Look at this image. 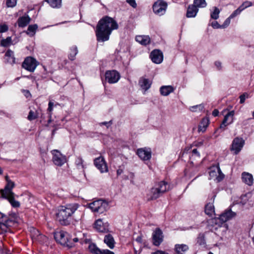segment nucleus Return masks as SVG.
I'll return each mask as SVG.
<instances>
[{
    "label": "nucleus",
    "mask_w": 254,
    "mask_h": 254,
    "mask_svg": "<svg viewBox=\"0 0 254 254\" xmlns=\"http://www.w3.org/2000/svg\"><path fill=\"white\" fill-rule=\"evenodd\" d=\"M78 53L77 48L76 46H73L70 49V53L69 54V59L73 61L75 59V57Z\"/></svg>",
    "instance_id": "38"
},
{
    "label": "nucleus",
    "mask_w": 254,
    "mask_h": 254,
    "mask_svg": "<svg viewBox=\"0 0 254 254\" xmlns=\"http://www.w3.org/2000/svg\"><path fill=\"white\" fill-rule=\"evenodd\" d=\"M193 4L197 8L198 7L203 8L206 6L207 3L205 0H194Z\"/></svg>",
    "instance_id": "37"
},
{
    "label": "nucleus",
    "mask_w": 254,
    "mask_h": 254,
    "mask_svg": "<svg viewBox=\"0 0 254 254\" xmlns=\"http://www.w3.org/2000/svg\"><path fill=\"white\" fill-rule=\"evenodd\" d=\"M118 27L117 22L113 18L108 16L103 17L96 26L97 40L102 42L108 41L113 30L117 29Z\"/></svg>",
    "instance_id": "1"
},
{
    "label": "nucleus",
    "mask_w": 254,
    "mask_h": 254,
    "mask_svg": "<svg viewBox=\"0 0 254 254\" xmlns=\"http://www.w3.org/2000/svg\"><path fill=\"white\" fill-rule=\"evenodd\" d=\"M48 240V238L41 233L39 234V236L37 237L36 241H37L41 243H44L45 242H46Z\"/></svg>",
    "instance_id": "44"
},
{
    "label": "nucleus",
    "mask_w": 254,
    "mask_h": 254,
    "mask_svg": "<svg viewBox=\"0 0 254 254\" xmlns=\"http://www.w3.org/2000/svg\"><path fill=\"white\" fill-rule=\"evenodd\" d=\"M211 26L213 28L215 29L222 28L221 25H220L216 21H213L211 23Z\"/></svg>",
    "instance_id": "52"
},
{
    "label": "nucleus",
    "mask_w": 254,
    "mask_h": 254,
    "mask_svg": "<svg viewBox=\"0 0 254 254\" xmlns=\"http://www.w3.org/2000/svg\"><path fill=\"white\" fill-rule=\"evenodd\" d=\"M231 18H230V17L227 18L225 20V21L223 23V24L222 25H221L222 28H225L227 27L230 24V21H231Z\"/></svg>",
    "instance_id": "49"
},
{
    "label": "nucleus",
    "mask_w": 254,
    "mask_h": 254,
    "mask_svg": "<svg viewBox=\"0 0 254 254\" xmlns=\"http://www.w3.org/2000/svg\"><path fill=\"white\" fill-rule=\"evenodd\" d=\"M245 144V140L241 137L235 138L231 145V150L234 151L235 154H237L242 150Z\"/></svg>",
    "instance_id": "12"
},
{
    "label": "nucleus",
    "mask_w": 254,
    "mask_h": 254,
    "mask_svg": "<svg viewBox=\"0 0 254 254\" xmlns=\"http://www.w3.org/2000/svg\"><path fill=\"white\" fill-rule=\"evenodd\" d=\"M163 235L161 230L156 228L152 234L153 244L156 246H159L163 241Z\"/></svg>",
    "instance_id": "15"
},
{
    "label": "nucleus",
    "mask_w": 254,
    "mask_h": 254,
    "mask_svg": "<svg viewBox=\"0 0 254 254\" xmlns=\"http://www.w3.org/2000/svg\"><path fill=\"white\" fill-rule=\"evenodd\" d=\"M175 88L171 85H163L160 88V92L161 95L164 96H168L170 93L173 92Z\"/></svg>",
    "instance_id": "25"
},
{
    "label": "nucleus",
    "mask_w": 254,
    "mask_h": 254,
    "mask_svg": "<svg viewBox=\"0 0 254 254\" xmlns=\"http://www.w3.org/2000/svg\"><path fill=\"white\" fill-rule=\"evenodd\" d=\"M78 203H70L62 206L60 207L57 214V219L63 225H68L70 221L69 219L79 207Z\"/></svg>",
    "instance_id": "2"
},
{
    "label": "nucleus",
    "mask_w": 254,
    "mask_h": 254,
    "mask_svg": "<svg viewBox=\"0 0 254 254\" xmlns=\"http://www.w3.org/2000/svg\"><path fill=\"white\" fill-rule=\"evenodd\" d=\"M109 224L108 222H103L101 219L97 220L94 223L95 229L99 232L106 233L109 231Z\"/></svg>",
    "instance_id": "16"
},
{
    "label": "nucleus",
    "mask_w": 254,
    "mask_h": 254,
    "mask_svg": "<svg viewBox=\"0 0 254 254\" xmlns=\"http://www.w3.org/2000/svg\"><path fill=\"white\" fill-rule=\"evenodd\" d=\"M54 237L56 241L62 245L72 248L74 246V244L69 240V235L68 234L64 231L57 232L54 234Z\"/></svg>",
    "instance_id": "5"
},
{
    "label": "nucleus",
    "mask_w": 254,
    "mask_h": 254,
    "mask_svg": "<svg viewBox=\"0 0 254 254\" xmlns=\"http://www.w3.org/2000/svg\"><path fill=\"white\" fill-rule=\"evenodd\" d=\"M150 57L152 62L157 64L161 63L163 60V53L159 50H154L152 51Z\"/></svg>",
    "instance_id": "18"
},
{
    "label": "nucleus",
    "mask_w": 254,
    "mask_h": 254,
    "mask_svg": "<svg viewBox=\"0 0 254 254\" xmlns=\"http://www.w3.org/2000/svg\"><path fill=\"white\" fill-rule=\"evenodd\" d=\"M11 43V38L10 37H8L6 39H2L0 41V45L2 47H8Z\"/></svg>",
    "instance_id": "40"
},
{
    "label": "nucleus",
    "mask_w": 254,
    "mask_h": 254,
    "mask_svg": "<svg viewBox=\"0 0 254 254\" xmlns=\"http://www.w3.org/2000/svg\"><path fill=\"white\" fill-rule=\"evenodd\" d=\"M54 103L50 101L48 104V111L49 112V113H52V111L53 110V106H54Z\"/></svg>",
    "instance_id": "53"
},
{
    "label": "nucleus",
    "mask_w": 254,
    "mask_h": 254,
    "mask_svg": "<svg viewBox=\"0 0 254 254\" xmlns=\"http://www.w3.org/2000/svg\"><path fill=\"white\" fill-rule=\"evenodd\" d=\"M39 63L34 58L28 57L22 63V67L30 72H33L38 65Z\"/></svg>",
    "instance_id": "7"
},
{
    "label": "nucleus",
    "mask_w": 254,
    "mask_h": 254,
    "mask_svg": "<svg viewBox=\"0 0 254 254\" xmlns=\"http://www.w3.org/2000/svg\"><path fill=\"white\" fill-rule=\"evenodd\" d=\"M209 173L210 179H214L218 182L221 181L224 178V174L221 172L220 168L218 167L211 168Z\"/></svg>",
    "instance_id": "14"
},
{
    "label": "nucleus",
    "mask_w": 254,
    "mask_h": 254,
    "mask_svg": "<svg viewBox=\"0 0 254 254\" xmlns=\"http://www.w3.org/2000/svg\"><path fill=\"white\" fill-rule=\"evenodd\" d=\"M82 162H83V161H82V159H79V162H78V165H79V164H81V165L82 166Z\"/></svg>",
    "instance_id": "63"
},
{
    "label": "nucleus",
    "mask_w": 254,
    "mask_h": 254,
    "mask_svg": "<svg viewBox=\"0 0 254 254\" xmlns=\"http://www.w3.org/2000/svg\"><path fill=\"white\" fill-rule=\"evenodd\" d=\"M214 64L218 70H220L221 69L222 66L221 62L219 61H216Z\"/></svg>",
    "instance_id": "54"
},
{
    "label": "nucleus",
    "mask_w": 254,
    "mask_h": 254,
    "mask_svg": "<svg viewBox=\"0 0 254 254\" xmlns=\"http://www.w3.org/2000/svg\"><path fill=\"white\" fill-rule=\"evenodd\" d=\"M236 215L235 212H233L231 209H228L220 215L219 220L224 223L234 218Z\"/></svg>",
    "instance_id": "20"
},
{
    "label": "nucleus",
    "mask_w": 254,
    "mask_h": 254,
    "mask_svg": "<svg viewBox=\"0 0 254 254\" xmlns=\"http://www.w3.org/2000/svg\"><path fill=\"white\" fill-rule=\"evenodd\" d=\"M38 28V26L37 24L29 25L25 32L28 35L32 37L35 35Z\"/></svg>",
    "instance_id": "32"
},
{
    "label": "nucleus",
    "mask_w": 254,
    "mask_h": 254,
    "mask_svg": "<svg viewBox=\"0 0 254 254\" xmlns=\"http://www.w3.org/2000/svg\"><path fill=\"white\" fill-rule=\"evenodd\" d=\"M30 231L32 240L36 241L37 237L40 234V232L37 229L33 227L30 228Z\"/></svg>",
    "instance_id": "39"
},
{
    "label": "nucleus",
    "mask_w": 254,
    "mask_h": 254,
    "mask_svg": "<svg viewBox=\"0 0 254 254\" xmlns=\"http://www.w3.org/2000/svg\"><path fill=\"white\" fill-rule=\"evenodd\" d=\"M169 189L170 187L168 183L165 181H161L151 189L149 194L150 198L155 199Z\"/></svg>",
    "instance_id": "4"
},
{
    "label": "nucleus",
    "mask_w": 254,
    "mask_h": 254,
    "mask_svg": "<svg viewBox=\"0 0 254 254\" xmlns=\"http://www.w3.org/2000/svg\"><path fill=\"white\" fill-rule=\"evenodd\" d=\"M167 7V2L162 0H158L154 3L153 10L155 14L161 16L165 13Z\"/></svg>",
    "instance_id": "9"
},
{
    "label": "nucleus",
    "mask_w": 254,
    "mask_h": 254,
    "mask_svg": "<svg viewBox=\"0 0 254 254\" xmlns=\"http://www.w3.org/2000/svg\"><path fill=\"white\" fill-rule=\"evenodd\" d=\"M39 115V113L38 112L37 110H31L29 111L28 116L27 117V119L29 121H32L36 119Z\"/></svg>",
    "instance_id": "36"
},
{
    "label": "nucleus",
    "mask_w": 254,
    "mask_h": 254,
    "mask_svg": "<svg viewBox=\"0 0 254 254\" xmlns=\"http://www.w3.org/2000/svg\"><path fill=\"white\" fill-rule=\"evenodd\" d=\"M242 178L243 181L249 186H251L253 183V176L250 173H243L242 175Z\"/></svg>",
    "instance_id": "31"
},
{
    "label": "nucleus",
    "mask_w": 254,
    "mask_h": 254,
    "mask_svg": "<svg viewBox=\"0 0 254 254\" xmlns=\"http://www.w3.org/2000/svg\"><path fill=\"white\" fill-rule=\"evenodd\" d=\"M189 249V246L186 244H176L175 245L174 251L177 254H184Z\"/></svg>",
    "instance_id": "26"
},
{
    "label": "nucleus",
    "mask_w": 254,
    "mask_h": 254,
    "mask_svg": "<svg viewBox=\"0 0 254 254\" xmlns=\"http://www.w3.org/2000/svg\"><path fill=\"white\" fill-rule=\"evenodd\" d=\"M51 152L53 155V161L56 165L61 166L66 162V157L59 151L54 150Z\"/></svg>",
    "instance_id": "10"
},
{
    "label": "nucleus",
    "mask_w": 254,
    "mask_h": 254,
    "mask_svg": "<svg viewBox=\"0 0 254 254\" xmlns=\"http://www.w3.org/2000/svg\"><path fill=\"white\" fill-rule=\"evenodd\" d=\"M249 97V95L248 93L245 92V93H243L242 95H241L240 96V103L243 104L245 102L246 99L248 98Z\"/></svg>",
    "instance_id": "47"
},
{
    "label": "nucleus",
    "mask_w": 254,
    "mask_h": 254,
    "mask_svg": "<svg viewBox=\"0 0 254 254\" xmlns=\"http://www.w3.org/2000/svg\"><path fill=\"white\" fill-rule=\"evenodd\" d=\"M136 41L142 45H146L150 43V39L148 36L138 35L135 37Z\"/></svg>",
    "instance_id": "30"
},
{
    "label": "nucleus",
    "mask_w": 254,
    "mask_h": 254,
    "mask_svg": "<svg viewBox=\"0 0 254 254\" xmlns=\"http://www.w3.org/2000/svg\"><path fill=\"white\" fill-rule=\"evenodd\" d=\"M108 206V203L101 199L94 201L88 204L89 208L93 212L98 213H102L106 211Z\"/></svg>",
    "instance_id": "6"
},
{
    "label": "nucleus",
    "mask_w": 254,
    "mask_h": 254,
    "mask_svg": "<svg viewBox=\"0 0 254 254\" xmlns=\"http://www.w3.org/2000/svg\"><path fill=\"white\" fill-rule=\"evenodd\" d=\"M16 223V213L12 212L9 214V218L0 213V224L6 227H11Z\"/></svg>",
    "instance_id": "8"
},
{
    "label": "nucleus",
    "mask_w": 254,
    "mask_h": 254,
    "mask_svg": "<svg viewBox=\"0 0 254 254\" xmlns=\"http://www.w3.org/2000/svg\"><path fill=\"white\" fill-rule=\"evenodd\" d=\"M53 8H60L62 5V0H45Z\"/></svg>",
    "instance_id": "35"
},
{
    "label": "nucleus",
    "mask_w": 254,
    "mask_h": 254,
    "mask_svg": "<svg viewBox=\"0 0 254 254\" xmlns=\"http://www.w3.org/2000/svg\"><path fill=\"white\" fill-rule=\"evenodd\" d=\"M253 5L252 2L249 1H246L243 2L239 7L242 10H244L246 8H248Z\"/></svg>",
    "instance_id": "45"
},
{
    "label": "nucleus",
    "mask_w": 254,
    "mask_h": 254,
    "mask_svg": "<svg viewBox=\"0 0 254 254\" xmlns=\"http://www.w3.org/2000/svg\"><path fill=\"white\" fill-rule=\"evenodd\" d=\"M123 170L122 169H118L117 171V175L119 176V175H121L123 173Z\"/></svg>",
    "instance_id": "59"
},
{
    "label": "nucleus",
    "mask_w": 254,
    "mask_h": 254,
    "mask_svg": "<svg viewBox=\"0 0 254 254\" xmlns=\"http://www.w3.org/2000/svg\"><path fill=\"white\" fill-rule=\"evenodd\" d=\"M219 9L217 7H214V11L211 12L210 14L211 18L213 19H218L219 17Z\"/></svg>",
    "instance_id": "42"
},
{
    "label": "nucleus",
    "mask_w": 254,
    "mask_h": 254,
    "mask_svg": "<svg viewBox=\"0 0 254 254\" xmlns=\"http://www.w3.org/2000/svg\"><path fill=\"white\" fill-rule=\"evenodd\" d=\"M243 10L241 9V8L239 7L236 10H235L229 16L230 18L232 19L236 17L237 15L240 14V13Z\"/></svg>",
    "instance_id": "46"
},
{
    "label": "nucleus",
    "mask_w": 254,
    "mask_h": 254,
    "mask_svg": "<svg viewBox=\"0 0 254 254\" xmlns=\"http://www.w3.org/2000/svg\"><path fill=\"white\" fill-rule=\"evenodd\" d=\"M205 212L207 215L211 217L215 214L214 206L213 202H209L206 205Z\"/></svg>",
    "instance_id": "33"
},
{
    "label": "nucleus",
    "mask_w": 254,
    "mask_h": 254,
    "mask_svg": "<svg viewBox=\"0 0 254 254\" xmlns=\"http://www.w3.org/2000/svg\"><path fill=\"white\" fill-rule=\"evenodd\" d=\"M31 18L27 14L20 16L18 19V24L19 27H26L31 21Z\"/></svg>",
    "instance_id": "24"
},
{
    "label": "nucleus",
    "mask_w": 254,
    "mask_h": 254,
    "mask_svg": "<svg viewBox=\"0 0 254 254\" xmlns=\"http://www.w3.org/2000/svg\"><path fill=\"white\" fill-rule=\"evenodd\" d=\"M193 155H195L196 157H199V153L196 149H193L192 150V156Z\"/></svg>",
    "instance_id": "55"
},
{
    "label": "nucleus",
    "mask_w": 254,
    "mask_h": 254,
    "mask_svg": "<svg viewBox=\"0 0 254 254\" xmlns=\"http://www.w3.org/2000/svg\"><path fill=\"white\" fill-rule=\"evenodd\" d=\"M152 83L151 80L144 77H140L138 81L139 85L144 91V92L151 87Z\"/></svg>",
    "instance_id": "22"
},
{
    "label": "nucleus",
    "mask_w": 254,
    "mask_h": 254,
    "mask_svg": "<svg viewBox=\"0 0 254 254\" xmlns=\"http://www.w3.org/2000/svg\"><path fill=\"white\" fill-rule=\"evenodd\" d=\"M6 184L3 189L0 190L1 197L7 199L13 207H16V201L14 199V193L12 189L15 186L14 182L11 181L7 176H5Z\"/></svg>",
    "instance_id": "3"
},
{
    "label": "nucleus",
    "mask_w": 254,
    "mask_h": 254,
    "mask_svg": "<svg viewBox=\"0 0 254 254\" xmlns=\"http://www.w3.org/2000/svg\"><path fill=\"white\" fill-rule=\"evenodd\" d=\"M5 63L13 64L15 63V57L14 52L8 49L5 53L4 57Z\"/></svg>",
    "instance_id": "23"
},
{
    "label": "nucleus",
    "mask_w": 254,
    "mask_h": 254,
    "mask_svg": "<svg viewBox=\"0 0 254 254\" xmlns=\"http://www.w3.org/2000/svg\"><path fill=\"white\" fill-rule=\"evenodd\" d=\"M198 11V9L193 4L189 6L187 12V17H194Z\"/></svg>",
    "instance_id": "29"
},
{
    "label": "nucleus",
    "mask_w": 254,
    "mask_h": 254,
    "mask_svg": "<svg viewBox=\"0 0 254 254\" xmlns=\"http://www.w3.org/2000/svg\"><path fill=\"white\" fill-rule=\"evenodd\" d=\"M127 2L133 8H136L137 4L135 0H127Z\"/></svg>",
    "instance_id": "51"
},
{
    "label": "nucleus",
    "mask_w": 254,
    "mask_h": 254,
    "mask_svg": "<svg viewBox=\"0 0 254 254\" xmlns=\"http://www.w3.org/2000/svg\"><path fill=\"white\" fill-rule=\"evenodd\" d=\"M8 30V26L6 24L0 25V33H3Z\"/></svg>",
    "instance_id": "50"
},
{
    "label": "nucleus",
    "mask_w": 254,
    "mask_h": 254,
    "mask_svg": "<svg viewBox=\"0 0 254 254\" xmlns=\"http://www.w3.org/2000/svg\"><path fill=\"white\" fill-rule=\"evenodd\" d=\"M136 241L138 243H141L142 242V237L141 236H138L136 239Z\"/></svg>",
    "instance_id": "60"
},
{
    "label": "nucleus",
    "mask_w": 254,
    "mask_h": 254,
    "mask_svg": "<svg viewBox=\"0 0 254 254\" xmlns=\"http://www.w3.org/2000/svg\"><path fill=\"white\" fill-rule=\"evenodd\" d=\"M202 144L201 142H198L195 144V146H201Z\"/></svg>",
    "instance_id": "64"
},
{
    "label": "nucleus",
    "mask_w": 254,
    "mask_h": 254,
    "mask_svg": "<svg viewBox=\"0 0 254 254\" xmlns=\"http://www.w3.org/2000/svg\"><path fill=\"white\" fill-rule=\"evenodd\" d=\"M120 78V73L116 70H108L105 73V79L110 84L117 82Z\"/></svg>",
    "instance_id": "11"
},
{
    "label": "nucleus",
    "mask_w": 254,
    "mask_h": 254,
    "mask_svg": "<svg viewBox=\"0 0 254 254\" xmlns=\"http://www.w3.org/2000/svg\"><path fill=\"white\" fill-rule=\"evenodd\" d=\"M204 109V106L202 104H199L195 106L190 107V110L191 112H200Z\"/></svg>",
    "instance_id": "41"
},
{
    "label": "nucleus",
    "mask_w": 254,
    "mask_h": 254,
    "mask_svg": "<svg viewBox=\"0 0 254 254\" xmlns=\"http://www.w3.org/2000/svg\"><path fill=\"white\" fill-rule=\"evenodd\" d=\"M90 251L95 254H115L113 252L109 250H100L94 244H91L89 246Z\"/></svg>",
    "instance_id": "21"
},
{
    "label": "nucleus",
    "mask_w": 254,
    "mask_h": 254,
    "mask_svg": "<svg viewBox=\"0 0 254 254\" xmlns=\"http://www.w3.org/2000/svg\"><path fill=\"white\" fill-rule=\"evenodd\" d=\"M30 196L27 193H24L19 197V201H17V208L21 204L24 205V207L27 206V203L29 201Z\"/></svg>",
    "instance_id": "27"
},
{
    "label": "nucleus",
    "mask_w": 254,
    "mask_h": 254,
    "mask_svg": "<svg viewBox=\"0 0 254 254\" xmlns=\"http://www.w3.org/2000/svg\"><path fill=\"white\" fill-rule=\"evenodd\" d=\"M218 114H219V111L217 109L214 110L212 112V115L214 117H217L218 115Z\"/></svg>",
    "instance_id": "58"
},
{
    "label": "nucleus",
    "mask_w": 254,
    "mask_h": 254,
    "mask_svg": "<svg viewBox=\"0 0 254 254\" xmlns=\"http://www.w3.org/2000/svg\"><path fill=\"white\" fill-rule=\"evenodd\" d=\"M94 164L101 173H103L108 171L107 163L102 156L95 158L94 161Z\"/></svg>",
    "instance_id": "13"
},
{
    "label": "nucleus",
    "mask_w": 254,
    "mask_h": 254,
    "mask_svg": "<svg viewBox=\"0 0 254 254\" xmlns=\"http://www.w3.org/2000/svg\"><path fill=\"white\" fill-rule=\"evenodd\" d=\"M52 113H49V120L48 121V124H50L52 122Z\"/></svg>",
    "instance_id": "62"
},
{
    "label": "nucleus",
    "mask_w": 254,
    "mask_h": 254,
    "mask_svg": "<svg viewBox=\"0 0 254 254\" xmlns=\"http://www.w3.org/2000/svg\"><path fill=\"white\" fill-rule=\"evenodd\" d=\"M6 4L8 7H13L16 5V0H6Z\"/></svg>",
    "instance_id": "48"
},
{
    "label": "nucleus",
    "mask_w": 254,
    "mask_h": 254,
    "mask_svg": "<svg viewBox=\"0 0 254 254\" xmlns=\"http://www.w3.org/2000/svg\"><path fill=\"white\" fill-rule=\"evenodd\" d=\"M209 121L208 118L202 119L198 126V131L204 132L209 125Z\"/></svg>",
    "instance_id": "34"
},
{
    "label": "nucleus",
    "mask_w": 254,
    "mask_h": 254,
    "mask_svg": "<svg viewBox=\"0 0 254 254\" xmlns=\"http://www.w3.org/2000/svg\"><path fill=\"white\" fill-rule=\"evenodd\" d=\"M235 114L234 111L229 112L224 117L222 123L220 126V128L225 129V128L228 125L232 124L233 122L234 116Z\"/></svg>",
    "instance_id": "19"
},
{
    "label": "nucleus",
    "mask_w": 254,
    "mask_h": 254,
    "mask_svg": "<svg viewBox=\"0 0 254 254\" xmlns=\"http://www.w3.org/2000/svg\"><path fill=\"white\" fill-rule=\"evenodd\" d=\"M136 153L139 157L144 161L148 160L151 157V151L149 148H139Z\"/></svg>",
    "instance_id": "17"
},
{
    "label": "nucleus",
    "mask_w": 254,
    "mask_h": 254,
    "mask_svg": "<svg viewBox=\"0 0 254 254\" xmlns=\"http://www.w3.org/2000/svg\"><path fill=\"white\" fill-rule=\"evenodd\" d=\"M22 92L24 95L26 97V98H28L31 96V94L30 92L27 90H23Z\"/></svg>",
    "instance_id": "57"
},
{
    "label": "nucleus",
    "mask_w": 254,
    "mask_h": 254,
    "mask_svg": "<svg viewBox=\"0 0 254 254\" xmlns=\"http://www.w3.org/2000/svg\"><path fill=\"white\" fill-rule=\"evenodd\" d=\"M104 242L111 249H113L115 247V242L113 237L111 234L105 235Z\"/></svg>",
    "instance_id": "28"
},
{
    "label": "nucleus",
    "mask_w": 254,
    "mask_h": 254,
    "mask_svg": "<svg viewBox=\"0 0 254 254\" xmlns=\"http://www.w3.org/2000/svg\"><path fill=\"white\" fill-rule=\"evenodd\" d=\"M197 239V242L199 245L202 246L205 245V242L203 234H199Z\"/></svg>",
    "instance_id": "43"
},
{
    "label": "nucleus",
    "mask_w": 254,
    "mask_h": 254,
    "mask_svg": "<svg viewBox=\"0 0 254 254\" xmlns=\"http://www.w3.org/2000/svg\"><path fill=\"white\" fill-rule=\"evenodd\" d=\"M112 124V121H110L109 122H102L100 124L101 126L102 125H105L107 127H108L111 125Z\"/></svg>",
    "instance_id": "56"
},
{
    "label": "nucleus",
    "mask_w": 254,
    "mask_h": 254,
    "mask_svg": "<svg viewBox=\"0 0 254 254\" xmlns=\"http://www.w3.org/2000/svg\"><path fill=\"white\" fill-rule=\"evenodd\" d=\"M69 240H70L72 243L77 242L78 241V239L77 238L71 239V238L69 237ZM73 244H74V243H73Z\"/></svg>",
    "instance_id": "61"
}]
</instances>
